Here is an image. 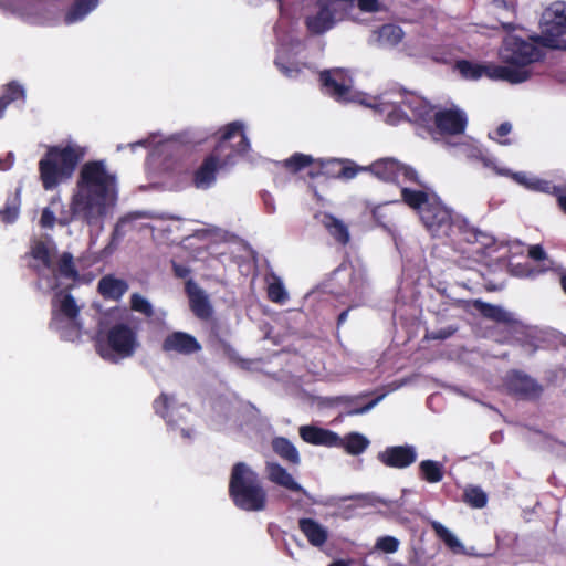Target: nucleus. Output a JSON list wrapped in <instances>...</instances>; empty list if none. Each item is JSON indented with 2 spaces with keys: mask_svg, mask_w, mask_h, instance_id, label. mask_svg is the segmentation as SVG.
<instances>
[{
  "mask_svg": "<svg viewBox=\"0 0 566 566\" xmlns=\"http://www.w3.org/2000/svg\"><path fill=\"white\" fill-rule=\"evenodd\" d=\"M566 13L559 9V4L549 10L542 25V34L535 36V41L548 49L566 50Z\"/></svg>",
  "mask_w": 566,
  "mask_h": 566,
  "instance_id": "11",
  "label": "nucleus"
},
{
  "mask_svg": "<svg viewBox=\"0 0 566 566\" xmlns=\"http://www.w3.org/2000/svg\"><path fill=\"white\" fill-rule=\"evenodd\" d=\"M436 197L426 190H415L408 187L401 188V201L419 214L424 210Z\"/></svg>",
  "mask_w": 566,
  "mask_h": 566,
  "instance_id": "24",
  "label": "nucleus"
},
{
  "mask_svg": "<svg viewBox=\"0 0 566 566\" xmlns=\"http://www.w3.org/2000/svg\"><path fill=\"white\" fill-rule=\"evenodd\" d=\"M85 154V148L74 143L49 146L38 164L43 189L54 190L61 184L67 182Z\"/></svg>",
  "mask_w": 566,
  "mask_h": 566,
  "instance_id": "3",
  "label": "nucleus"
},
{
  "mask_svg": "<svg viewBox=\"0 0 566 566\" xmlns=\"http://www.w3.org/2000/svg\"><path fill=\"white\" fill-rule=\"evenodd\" d=\"M457 326L450 325L444 328L431 332L430 334L427 335V337L434 340H444L453 336L457 333Z\"/></svg>",
  "mask_w": 566,
  "mask_h": 566,
  "instance_id": "48",
  "label": "nucleus"
},
{
  "mask_svg": "<svg viewBox=\"0 0 566 566\" xmlns=\"http://www.w3.org/2000/svg\"><path fill=\"white\" fill-rule=\"evenodd\" d=\"M99 3V0H74L67 9L64 21L66 24H72L83 20L90 12H92Z\"/></svg>",
  "mask_w": 566,
  "mask_h": 566,
  "instance_id": "27",
  "label": "nucleus"
},
{
  "mask_svg": "<svg viewBox=\"0 0 566 566\" xmlns=\"http://www.w3.org/2000/svg\"><path fill=\"white\" fill-rule=\"evenodd\" d=\"M325 227L338 243L346 245L349 242L350 235L347 226L339 219L328 216L326 218Z\"/></svg>",
  "mask_w": 566,
  "mask_h": 566,
  "instance_id": "34",
  "label": "nucleus"
},
{
  "mask_svg": "<svg viewBox=\"0 0 566 566\" xmlns=\"http://www.w3.org/2000/svg\"><path fill=\"white\" fill-rule=\"evenodd\" d=\"M431 528L437 537L444 543L453 552H459L463 548L461 542L440 522H431Z\"/></svg>",
  "mask_w": 566,
  "mask_h": 566,
  "instance_id": "35",
  "label": "nucleus"
},
{
  "mask_svg": "<svg viewBox=\"0 0 566 566\" xmlns=\"http://www.w3.org/2000/svg\"><path fill=\"white\" fill-rule=\"evenodd\" d=\"M462 238L459 241H465L468 243H474L478 241L479 232L474 229H469L467 226L461 224V229H455Z\"/></svg>",
  "mask_w": 566,
  "mask_h": 566,
  "instance_id": "50",
  "label": "nucleus"
},
{
  "mask_svg": "<svg viewBox=\"0 0 566 566\" xmlns=\"http://www.w3.org/2000/svg\"><path fill=\"white\" fill-rule=\"evenodd\" d=\"M218 345L222 348L224 354L230 358L234 357L235 350L234 348L224 339L220 338L218 335H214Z\"/></svg>",
  "mask_w": 566,
  "mask_h": 566,
  "instance_id": "55",
  "label": "nucleus"
},
{
  "mask_svg": "<svg viewBox=\"0 0 566 566\" xmlns=\"http://www.w3.org/2000/svg\"><path fill=\"white\" fill-rule=\"evenodd\" d=\"M505 387L511 395L528 401L539 399L544 391L541 384L521 370H512L507 374Z\"/></svg>",
  "mask_w": 566,
  "mask_h": 566,
  "instance_id": "12",
  "label": "nucleus"
},
{
  "mask_svg": "<svg viewBox=\"0 0 566 566\" xmlns=\"http://www.w3.org/2000/svg\"><path fill=\"white\" fill-rule=\"evenodd\" d=\"M266 476L270 482L285 488L286 490L302 493L305 496H310L307 491L297 483L292 474L287 472L285 468L276 462H266L265 465Z\"/></svg>",
  "mask_w": 566,
  "mask_h": 566,
  "instance_id": "20",
  "label": "nucleus"
},
{
  "mask_svg": "<svg viewBox=\"0 0 566 566\" xmlns=\"http://www.w3.org/2000/svg\"><path fill=\"white\" fill-rule=\"evenodd\" d=\"M328 566H349V562L344 559H337L332 562Z\"/></svg>",
  "mask_w": 566,
  "mask_h": 566,
  "instance_id": "61",
  "label": "nucleus"
},
{
  "mask_svg": "<svg viewBox=\"0 0 566 566\" xmlns=\"http://www.w3.org/2000/svg\"><path fill=\"white\" fill-rule=\"evenodd\" d=\"M174 401L175 399L172 396L163 392L153 402L155 413L165 419L168 424H170V420L168 419V411Z\"/></svg>",
  "mask_w": 566,
  "mask_h": 566,
  "instance_id": "41",
  "label": "nucleus"
},
{
  "mask_svg": "<svg viewBox=\"0 0 566 566\" xmlns=\"http://www.w3.org/2000/svg\"><path fill=\"white\" fill-rule=\"evenodd\" d=\"M528 256L534 261H543L544 262L542 271H547L549 269H553L554 261H552L547 258L546 252L542 245H539V244L531 245L528 249Z\"/></svg>",
  "mask_w": 566,
  "mask_h": 566,
  "instance_id": "43",
  "label": "nucleus"
},
{
  "mask_svg": "<svg viewBox=\"0 0 566 566\" xmlns=\"http://www.w3.org/2000/svg\"><path fill=\"white\" fill-rule=\"evenodd\" d=\"M399 161L394 158H384L373 163L368 170L377 178L387 182H398Z\"/></svg>",
  "mask_w": 566,
  "mask_h": 566,
  "instance_id": "23",
  "label": "nucleus"
},
{
  "mask_svg": "<svg viewBox=\"0 0 566 566\" xmlns=\"http://www.w3.org/2000/svg\"><path fill=\"white\" fill-rule=\"evenodd\" d=\"M377 459L385 467L406 469L417 461V451L413 446H392L378 452Z\"/></svg>",
  "mask_w": 566,
  "mask_h": 566,
  "instance_id": "15",
  "label": "nucleus"
},
{
  "mask_svg": "<svg viewBox=\"0 0 566 566\" xmlns=\"http://www.w3.org/2000/svg\"><path fill=\"white\" fill-rule=\"evenodd\" d=\"M273 451L292 464L300 463V453L295 446L286 438L279 437L272 441Z\"/></svg>",
  "mask_w": 566,
  "mask_h": 566,
  "instance_id": "31",
  "label": "nucleus"
},
{
  "mask_svg": "<svg viewBox=\"0 0 566 566\" xmlns=\"http://www.w3.org/2000/svg\"><path fill=\"white\" fill-rule=\"evenodd\" d=\"M275 65L287 77H296L301 72V70L297 65H295V64L285 65L283 63H281L279 60H275Z\"/></svg>",
  "mask_w": 566,
  "mask_h": 566,
  "instance_id": "51",
  "label": "nucleus"
},
{
  "mask_svg": "<svg viewBox=\"0 0 566 566\" xmlns=\"http://www.w3.org/2000/svg\"><path fill=\"white\" fill-rule=\"evenodd\" d=\"M317 13L307 17L305 24L311 33L323 34L334 27L337 14L343 11V9L337 6L334 0H317Z\"/></svg>",
  "mask_w": 566,
  "mask_h": 566,
  "instance_id": "14",
  "label": "nucleus"
},
{
  "mask_svg": "<svg viewBox=\"0 0 566 566\" xmlns=\"http://www.w3.org/2000/svg\"><path fill=\"white\" fill-rule=\"evenodd\" d=\"M14 164V155L12 153H8L4 157L0 158V170L7 171Z\"/></svg>",
  "mask_w": 566,
  "mask_h": 566,
  "instance_id": "56",
  "label": "nucleus"
},
{
  "mask_svg": "<svg viewBox=\"0 0 566 566\" xmlns=\"http://www.w3.org/2000/svg\"><path fill=\"white\" fill-rule=\"evenodd\" d=\"M181 434L185 438H190L191 437V431L189 429H181Z\"/></svg>",
  "mask_w": 566,
  "mask_h": 566,
  "instance_id": "64",
  "label": "nucleus"
},
{
  "mask_svg": "<svg viewBox=\"0 0 566 566\" xmlns=\"http://www.w3.org/2000/svg\"><path fill=\"white\" fill-rule=\"evenodd\" d=\"M219 139L214 149L207 155L193 170L191 184L197 189H209L217 180V175L235 155L250 150V142L241 122H231L218 132Z\"/></svg>",
  "mask_w": 566,
  "mask_h": 566,
  "instance_id": "2",
  "label": "nucleus"
},
{
  "mask_svg": "<svg viewBox=\"0 0 566 566\" xmlns=\"http://www.w3.org/2000/svg\"><path fill=\"white\" fill-rule=\"evenodd\" d=\"M117 200L116 176L109 172L104 160H90L82 165L70 208L61 201L57 206V224L69 226L75 218L95 226L108 213Z\"/></svg>",
  "mask_w": 566,
  "mask_h": 566,
  "instance_id": "1",
  "label": "nucleus"
},
{
  "mask_svg": "<svg viewBox=\"0 0 566 566\" xmlns=\"http://www.w3.org/2000/svg\"><path fill=\"white\" fill-rule=\"evenodd\" d=\"M402 176L406 182L416 184L422 188H426V184L422 182L418 176L416 169L405 164H399V177Z\"/></svg>",
  "mask_w": 566,
  "mask_h": 566,
  "instance_id": "44",
  "label": "nucleus"
},
{
  "mask_svg": "<svg viewBox=\"0 0 566 566\" xmlns=\"http://www.w3.org/2000/svg\"><path fill=\"white\" fill-rule=\"evenodd\" d=\"M57 206H61V197L54 196L50 200V205L42 210L40 226L45 229H52L57 223Z\"/></svg>",
  "mask_w": 566,
  "mask_h": 566,
  "instance_id": "37",
  "label": "nucleus"
},
{
  "mask_svg": "<svg viewBox=\"0 0 566 566\" xmlns=\"http://www.w3.org/2000/svg\"><path fill=\"white\" fill-rule=\"evenodd\" d=\"M361 168L349 160L328 159L318 163V170L311 171V177L324 176L326 178L353 179Z\"/></svg>",
  "mask_w": 566,
  "mask_h": 566,
  "instance_id": "17",
  "label": "nucleus"
},
{
  "mask_svg": "<svg viewBox=\"0 0 566 566\" xmlns=\"http://www.w3.org/2000/svg\"><path fill=\"white\" fill-rule=\"evenodd\" d=\"M440 135L455 136L464 133L468 118L463 111L453 107L433 113L432 123Z\"/></svg>",
  "mask_w": 566,
  "mask_h": 566,
  "instance_id": "13",
  "label": "nucleus"
},
{
  "mask_svg": "<svg viewBox=\"0 0 566 566\" xmlns=\"http://www.w3.org/2000/svg\"><path fill=\"white\" fill-rule=\"evenodd\" d=\"M19 216V207L14 203L7 202L6 207L0 210V219L6 223H12Z\"/></svg>",
  "mask_w": 566,
  "mask_h": 566,
  "instance_id": "47",
  "label": "nucleus"
},
{
  "mask_svg": "<svg viewBox=\"0 0 566 566\" xmlns=\"http://www.w3.org/2000/svg\"><path fill=\"white\" fill-rule=\"evenodd\" d=\"M322 85L326 88L327 93L336 99H345L349 94V87L344 83L337 82L329 71H324L319 74Z\"/></svg>",
  "mask_w": 566,
  "mask_h": 566,
  "instance_id": "33",
  "label": "nucleus"
},
{
  "mask_svg": "<svg viewBox=\"0 0 566 566\" xmlns=\"http://www.w3.org/2000/svg\"><path fill=\"white\" fill-rule=\"evenodd\" d=\"M557 202L559 208L566 213V193H559L557 196Z\"/></svg>",
  "mask_w": 566,
  "mask_h": 566,
  "instance_id": "60",
  "label": "nucleus"
},
{
  "mask_svg": "<svg viewBox=\"0 0 566 566\" xmlns=\"http://www.w3.org/2000/svg\"><path fill=\"white\" fill-rule=\"evenodd\" d=\"M560 370H549L546 375V380L549 384H554L559 376Z\"/></svg>",
  "mask_w": 566,
  "mask_h": 566,
  "instance_id": "59",
  "label": "nucleus"
},
{
  "mask_svg": "<svg viewBox=\"0 0 566 566\" xmlns=\"http://www.w3.org/2000/svg\"><path fill=\"white\" fill-rule=\"evenodd\" d=\"M361 11L374 12L378 9V0H357Z\"/></svg>",
  "mask_w": 566,
  "mask_h": 566,
  "instance_id": "54",
  "label": "nucleus"
},
{
  "mask_svg": "<svg viewBox=\"0 0 566 566\" xmlns=\"http://www.w3.org/2000/svg\"><path fill=\"white\" fill-rule=\"evenodd\" d=\"M419 475L428 483H439L444 476L443 464L434 460H423L419 464Z\"/></svg>",
  "mask_w": 566,
  "mask_h": 566,
  "instance_id": "32",
  "label": "nucleus"
},
{
  "mask_svg": "<svg viewBox=\"0 0 566 566\" xmlns=\"http://www.w3.org/2000/svg\"><path fill=\"white\" fill-rule=\"evenodd\" d=\"M298 528L304 534L308 543L314 547H322L328 539L327 528L314 518H300Z\"/></svg>",
  "mask_w": 566,
  "mask_h": 566,
  "instance_id": "22",
  "label": "nucleus"
},
{
  "mask_svg": "<svg viewBox=\"0 0 566 566\" xmlns=\"http://www.w3.org/2000/svg\"><path fill=\"white\" fill-rule=\"evenodd\" d=\"M33 259L41 261L46 269L52 268V260L49 247L43 241H38L31 249Z\"/></svg>",
  "mask_w": 566,
  "mask_h": 566,
  "instance_id": "42",
  "label": "nucleus"
},
{
  "mask_svg": "<svg viewBox=\"0 0 566 566\" xmlns=\"http://www.w3.org/2000/svg\"><path fill=\"white\" fill-rule=\"evenodd\" d=\"M463 501L473 509H483L488 504V494L476 485L464 489Z\"/></svg>",
  "mask_w": 566,
  "mask_h": 566,
  "instance_id": "36",
  "label": "nucleus"
},
{
  "mask_svg": "<svg viewBox=\"0 0 566 566\" xmlns=\"http://www.w3.org/2000/svg\"><path fill=\"white\" fill-rule=\"evenodd\" d=\"M380 34L382 36L392 38L395 43H398L401 41L403 32L401 28L392 24H386L381 28Z\"/></svg>",
  "mask_w": 566,
  "mask_h": 566,
  "instance_id": "49",
  "label": "nucleus"
},
{
  "mask_svg": "<svg viewBox=\"0 0 566 566\" xmlns=\"http://www.w3.org/2000/svg\"><path fill=\"white\" fill-rule=\"evenodd\" d=\"M337 6H339L343 10L347 7V3H353L354 0H334Z\"/></svg>",
  "mask_w": 566,
  "mask_h": 566,
  "instance_id": "62",
  "label": "nucleus"
},
{
  "mask_svg": "<svg viewBox=\"0 0 566 566\" xmlns=\"http://www.w3.org/2000/svg\"><path fill=\"white\" fill-rule=\"evenodd\" d=\"M130 308L134 312H138L143 314L144 316L150 318L154 316L155 312L153 308V305L148 300H146L144 296H142L138 293H134L130 296Z\"/></svg>",
  "mask_w": 566,
  "mask_h": 566,
  "instance_id": "40",
  "label": "nucleus"
},
{
  "mask_svg": "<svg viewBox=\"0 0 566 566\" xmlns=\"http://www.w3.org/2000/svg\"><path fill=\"white\" fill-rule=\"evenodd\" d=\"M80 315V307L77 306L75 298L69 292L60 290L55 293L52 300V312L51 321L49 323L50 329L61 333V337L70 339L66 333V325L74 331L75 336L80 334V325L76 319Z\"/></svg>",
  "mask_w": 566,
  "mask_h": 566,
  "instance_id": "8",
  "label": "nucleus"
},
{
  "mask_svg": "<svg viewBox=\"0 0 566 566\" xmlns=\"http://www.w3.org/2000/svg\"><path fill=\"white\" fill-rule=\"evenodd\" d=\"M300 437L314 446L336 447L340 443V437L336 432L316 426H302Z\"/></svg>",
  "mask_w": 566,
  "mask_h": 566,
  "instance_id": "21",
  "label": "nucleus"
},
{
  "mask_svg": "<svg viewBox=\"0 0 566 566\" xmlns=\"http://www.w3.org/2000/svg\"><path fill=\"white\" fill-rule=\"evenodd\" d=\"M268 297L271 302L284 304L289 300L287 292L280 279H275L268 286Z\"/></svg>",
  "mask_w": 566,
  "mask_h": 566,
  "instance_id": "39",
  "label": "nucleus"
},
{
  "mask_svg": "<svg viewBox=\"0 0 566 566\" xmlns=\"http://www.w3.org/2000/svg\"><path fill=\"white\" fill-rule=\"evenodd\" d=\"M18 101L22 103L25 101V91L23 86L17 81H11L3 85L0 95V120L4 117L8 106Z\"/></svg>",
  "mask_w": 566,
  "mask_h": 566,
  "instance_id": "25",
  "label": "nucleus"
},
{
  "mask_svg": "<svg viewBox=\"0 0 566 566\" xmlns=\"http://www.w3.org/2000/svg\"><path fill=\"white\" fill-rule=\"evenodd\" d=\"M313 163L314 159L312 156L302 153H295L283 161V166L287 171L296 174L304 168L310 167Z\"/></svg>",
  "mask_w": 566,
  "mask_h": 566,
  "instance_id": "38",
  "label": "nucleus"
},
{
  "mask_svg": "<svg viewBox=\"0 0 566 566\" xmlns=\"http://www.w3.org/2000/svg\"><path fill=\"white\" fill-rule=\"evenodd\" d=\"M526 41L517 35H507L500 52L502 61L512 69L526 70L532 63L543 59L544 53L538 48L535 36Z\"/></svg>",
  "mask_w": 566,
  "mask_h": 566,
  "instance_id": "6",
  "label": "nucleus"
},
{
  "mask_svg": "<svg viewBox=\"0 0 566 566\" xmlns=\"http://www.w3.org/2000/svg\"><path fill=\"white\" fill-rule=\"evenodd\" d=\"M128 290V284L112 275L103 276L98 282V292L105 297L118 301Z\"/></svg>",
  "mask_w": 566,
  "mask_h": 566,
  "instance_id": "26",
  "label": "nucleus"
},
{
  "mask_svg": "<svg viewBox=\"0 0 566 566\" xmlns=\"http://www.w3.org/2000/svg\"><path fill=\"white\" fill-rule=\"evenodd\" d=\"M348 269L352 270L350 272V282H349V290L353 291V292H357L358 290V285L356 284V271L350 262V260L348 259H345L334 271H333V275H336L338 272H342V271H347Z\"/></svg>",
  "mask_w": 566,
  "mask_h": 566,
  "instance_id": "46",
  "label": "nucleus"
},
{
  "mask_svg": "<svg viewBox=\"0 0 566 566\" xmlns=\"http://www.w3.org/2000/svg\"><path fill=\"white\" fill-rule=\"evenodd\" d=\"M434 106L416 94H403L401 99L395 103L392 111L388 112L387 118L390 124L399 120H408L423 127H430Z\"/></svg>",
  "mask_w": 566,
  "mask_h": 566,
  "instance_id": "7",
  "label": "nucleus"
},
{
  "mask_svg": "<svg viewBox=\"0 0 566 566\" xmlns=\"http://www.w3.org/2000/svg\"><path fill=\"white\" fill-rule=\"evenodd\" d=\"M106 344L107 348L102 344H99L97 348L103 358H111L109 350L122 358L130 357L139 346L137 329L125 323H117L107 331Z\"/></svg>",
  "mask_w": 566,
  "mask_h": 566,
  "instance_id": "9",
  "label": "nucleus"
},
{
  "mask_svg": "<svg viewBox=\"0 0 566 566\" xmlns=\"http://www.w3.org/2000/svg\"><path fill=\"white\" fill-rule=\"evenodd\" d=\"M368 446L369 440L365 436L358 432H350L344 438H340L338 447L343 448L348 454L358 455L363 453Z\"/></svg>",
  "mask_w": 566,
  "mask_h": 566,
  "instance_id": "30",
  "label": "nucleus"
},
{
  "mask_svg": "<svg viewBox=\"0 0 566 566\" xmlns=\"http://www.w3.org/2000/svg\"><path fill=\"white\" fill-rule=\"evenodd\" d=\"M171 268H172L174 275L178 279H186L191 273V270L189 266L177 263L175 261L171 262Z\"/></svg>",
  "mask_w": 566,
  "mask_h": 566,
  "instance_id": "52",
  "label": "nucleus"
},
{
  "mask_svg": "<svg viewBox=\"0 0 566 566\" xmlns=\"http://www.w3.org/2000/svg\"><path fill=\"white\" fill-rule=\"evenodd\" d=\"M353 308V306H349L347 307L346 310H344L337 317V327H340L346 321H347V317H348V314H349V311Z\"/></svg>",
  "mask_w": 566,
  "mask_h": 566,
  "instance_id": "58",
  "label": "nucleus"
},
{
  "mask_svg": "<svg viewBox=\"0 0 566 566\" xmlns=\"http://www.w3.org/2000/svg\"><path fill=\"white\" fill-rule=\"evenodd\" d=\"M376 547L385 553L392 554L399 548V541L394 536H382L378 538Z\"/></svg>",
  "mask_w": 566,
  "mask_h": 566,
  "instance_id": "45",
  "label": "nucleus"
},
{
  "mask_svg": "<svg viewBox=\"0 0 566 566\" xmlns=\"http://www.w3.org/2000/svg\"><path fill=\"white\" fill-rule=\"evenodd\" d=\"M474 306L484 318L503 324L512 332H518L522 328V324L514 318L513 314L499 305L475 301Z\"/></svg>",
  "mask_w": 566,
  "mask_h": 566,
  "instance_id": "19",
  "label": "nucleus"
},
{
  "mask_svg": "<svg viewBox=\"0 0 566 566\" xmlns=\"http://www.w3.org/2000/svg\"><path fill=\"white\" fill-rule=\"evenodd\" d=\"M165 353H177L181 355H191L201 350V345L197 338L185 332H172L167 335L161 344Z\"/></svg>",
  "mask_w": 566,
  "mask_h": 566,
  "instance_id": "18",
  "label": "nucleus"
},
{
  "mask_svg": "<svg viewBox=\"0 0 566 566\" xmlns=\"http://www.w3.org/2000/svg\"><path fill=\"white\" fill-rule=\"evenodd\" d=\"M419 217L424 228L436 238H450L455 229H461V223L453 221L451 211L437 198Z\"/></svg>",
  "mask_w": 566,
  "mask_h": 566,
  "instance_id": "10",
  "label": "nucleus"
},
{
  "mask_svg": "<svg viewBox=\"0 0 566 566\" xmlns=\"http://www.w3.org/2000/svg\"><path fill=\"white\" fill-rule=\"evenodd\" d=\"M374 220L384 229L389 230V222L386 221V216L382 213L381 207H377L373 210Z\"/></svg>",
  "mask_w": 566,
  "mask_h": 566,
  "instance_id": "53",
  "label": "nucleus"
},
{
  "mask_svg": "<svg viewBox=\"0 0 566 566\" xmlns=\"http://www.w3.org/2000/svg\"><path fill=\"white\" fill-rule=\"evenodd\" d=\"M229 497L233 505L244 512H261L268 506V492L259 473L245 462L232 465Z\"/></svg>",
  "mask_w": 566,
  "mask_h": 566,
  "instance_id": "4",
  "label": "nucleus"
},
{
  "mask_svg": "<svg viewBox=\"0 0 566 566\" xmlns=\"http://www.w3.org/2000/svg\"><path fill=\"white\" fill-rule=\"evenodd\" d=\"M512 130V125L509 122H504L499 125V127L495 130L496 137L502 138L509 135Z\"/></svg>",
  "mask_w": 566,
  "mask_h": 566,
  "instance_id": "57",
  "label": "nucleus"
},
{
  "mask_svg": "<svg viewBox=\"0 0 566 566\" xmlns=\"http://www.w3.org/2000/svg\"><path fill=\"white\" fill-rule=\"evenodd\" d=\"M367 395H360V396H339L336 398V400L348 407V410L346 411V415L348 416H355V415H363L367 411H369L371 408L376 406L379 398H375L370 400L369 402L365 405H360L359 401L366 398Z\"/></svg>",
  "mask_w": 566,
  "mask_h": 566,
  "instance_id": "29",
  "label": "nucleus"
},
{
  "mask_svg": "<svg viewBox=\"0 0 566 566\" xmlns=\"http://www.w3.org/2000/svg\"><path fill=\"white\" fill-rule=\"evenodd\" d=\"M454 69L464 80L476 81L482 76L491 80L505 81L511 84H520L531 77L528 70L512 69L496 64L484 65L469 60H458Z\"/></svg>",
  "mask_w": 566,
  "mask_h": 566,
  "instance_id": "5",
  "label": "nucleus"
},
{
  "mask_svg": "<svg viewBox=\"0 0 566 566\" xmlns=\"http://www.w3.org/2000/svg\"><path fill=\"white\" fill-rule=\"evenodd\" d=\"M55 279L62 277L73 282L80 279L78 270L75 265L74 258L70 252H63L53 270Z\"/></svg>",
  "mask_w": 566,
  "mask_h": 566,
  "instance_id": "28",
  "label": "nucleus"
},
{
  "mask_svg": "<svg viewBox=\"0 0 566 566\" xmlns=\"http://www.w3.org/2000/svg\"><path fill=\"white\" fill-rule=\"evenodd\" d=\"M560 286H562L564 293L566 294V273H563L560 275Z\"/></svg>",
  "mask_w": 566,
  "mask_h": 566,
  "instance_id": "63",
  "label": "nucleus"
},
{
  "mask_svg": "<svg viewBox=\"0 0 566 566\" xmlns=\"http://www.w3.org/2000/svg\"><path fill=\"white\" fill-rule=\"evenodd\" d=\"M185 292L193 315L202 321L210 319L213 308L205 291L192 279H188L185 283Z\"/></svg>",
  "mask_w": 566,
  "mask_h": 566,
  "instance_id": "16",
  "label": "nucleus"
}]
</instances>
